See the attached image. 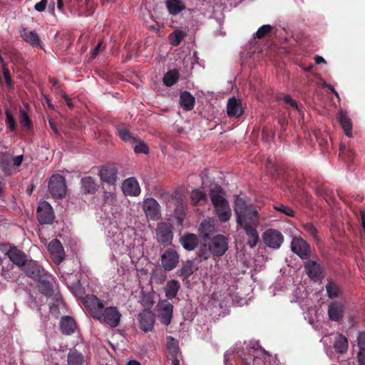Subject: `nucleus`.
<instances>
[{
    "instance_id": "nucleus-1",
    "label": "nucleus",
    "mask_w": 365,
    "mask_h": 365,
    "mask_svg": "<svg viewBox=\"0 0 365 365\" xmlns=\"http://www.w3.org/2000/svg\"><path fill=\"white\" fill-rule=\"evenodd\" d=\"M234 212L237 225L244 229L247 236L252 239V242H250L249 245L251 247H254L259 241L257 227L259 225V220L257 207L252 204H247L244 199L237 196L235 200Z\"/></svg>"
},
{
    "instance_id": "nucleus-2",
    "label": "nucleus",
    "mask_w": 365,
    "mask_h": 365,
    "mask_svg": "<svg viewBox=\"0 0 365 365\" xmlns=\"http://www.w3.org/2000/svg\"><path fill=\"white\" fill-rule=\"evenodd\" d=\"M70 336L76 339V344L70 349V365H84L90 359V346L81 338L76 321L70 317ZM75 343V340H72Z\"/></svg>"
},
{
    "instance_id": "nucleus-3",
    "label": "nucleus",
    "mask_w": 365,
    "mask_h": 365,
    "mask_svg": "<svg viewBox=\"0 0 365 365\" xmlns=\"http://www.w3.org/2000/svg\"><path fill=\"white\" fill-rule=\"evenodd\" d=\"M224 195L225 193L221 187L212 189L210 192L211 202L220 221L222 222H227L231 217V209Z\"/></svg>"
},
{
    "instance_id": "nucleus-4",
    "label": "nucleus",
    "mask_w": 365,
    "mask_h": 365,
    "mask_svg": "<svg viewBox=\"0 0 365 365\" xmlns=\"http://www.w3.org/2000/svg\"><path fill=\"white\" fill-rule=\"evenodd\" d=\"M48 192L54 199L63 198L67 192L66 179L59 174H53L48 182Z\"/></svg>"
},
{
    "instance_id": "nucleus-5",
    "label": "nucleus",
    "mask_w": 365,
    "mask_h": 365,
    "mask_svg": "<svg viewBox=\"0 0 365 365\" xmlns=\"http://www.w3.org/2000/svg\"><path fill=\"white\" fill-rule=\"evenodd\" d=\"M121 314L116 307H108L103 309L96 320L103 322L110 327H117L120 322Z\"/></svg>"
},
{
    "instance_id": "nucleus-6",
    "label": "nucleus",
    "mask_w": 365,
    "mask_h": 365,
    "mask_svg": "<svg viewBox=\"0 0 365 365\" xmlns=\"http://www.w3.org/2000/svg\"><path fill=\"white\" fill-rule=\"evenodd\" d=\"M161 265L166 272L175 269L180 262L178 252L173 248H167L160 256Z\"/></svg>"
},
{
    "instance_id": "nucleus-7",
    "label": "nucleus",
    "mask_w": 365,
    "mask_h": 365,
    "mask_svg": "<svg viewBox=\"0 0 365 365\" xmlns=\"http://www.w3.org/2000/svg\"><path fill=\"white\" fill-rule=\"evenodd\" d=\"M156 239L163 246L170 245L173 239V226L169 222H160L156 230Z\"/></svg>"
},
{
    "instance_id": "nucleus-8",
    "label": "nucleus",
    "mask_w": 365,
    "mask_h": 365,
    "mask_svg": "<svg viewBox=\"0 0 365 365\" xmlns=\"http://www.w3.org/2000/svg\"><path fill=\"white\" fill-rule=\"evenodd\" d=\"M83 304L94 319L98 318L105 307L103 301L93 294H87L83 301Z\"/></svg>"
},
{
    "instance_id": "nucleus-9",
    "label": "nucleus",
    "mask_w": 365,
    "mask_h": 365,
    "mask_svg": "<svg viewBox=\"0 0 365 365\" xmlns=\"http://www.w3.org/2000/svg\"><path fill=\"white\" fill-rule=\"evenodd\" d=\"M142 208L148 220L156 221L161 217L160 206L153 197L144 199Z\"/></svg>"
},
{
    "instance_id": "nucleus-10",
    "label": "nucleus",
    "mask_w": 365,
    "mask_h": 365,
    "mask_svg": "<svg viewBox=\"0 0 365 365\" xmlns=\"http://www.w3.org/2000/svg\"><path fill=\"white\" fill-rule=\"evenodd\" d=\"M292 251L302 259H307L311 256V247L302 238L294 237L291 243Z\"/></svg>"
},
{
    "instance_id": "nucleus-11",
    "label": "nucleus",
    "mask_w": 365,
    "mask_h": 365,
    "mask_svg": "<svg viewBox=\"0 0 365 365\" xmlns=\"http://www.w3.org/2000/svg\"><path fill=\"white\" fill-rule=\"evenodd\" d=\"M228 249V239L223 235H217L212 237L209 245L211 253L217 257L222 256Z\"/></svg>"
},
{
    "instance_id": "nucleus-12",
    "label": "nucleus",
    "mask_w": 365,
    "mask_h": 365,
    "mask_svg": "<svg viewBox=\"0 0 365 365\" xmlns=\"http://www.w3.org/2000/svg\"><path fill=\"white\" fill-rule=\"evenodd\" d=\"M264 244L272 249H278L284 241L282 234L274 229H268L263 234Z\"/></svg>"
},
{
    "instance_id": "nucleus-13",
    "label": "nucleus",
    "mask_w": 365,
    "mask_h": 365,
    "mask_svg": "<svg viewBox=\"0 0 365 365\" xmlns=\"http://www.w3.org/2000/svg\"><path fill=\"white\" fill-rule=\"evenodd\" d=\"M99 176L103 182L113 185L117 180L118 170L114 164L103 165L99 170Z\"/></svg>"
},
{
    "instance_id": "nucleus-14",
    "label": "nucleus",
    "mask_w": 365,
    "mask_h": 365,
    "mask_svg": "<svg viewBox=\"0 0 365 365\" xmlns=\"http://www.w3.org/2000/svg\"><path fill=\"white\" fill-rule=\"evenodd\" d=\"M37 218L41 225L51 224L54 220V214L51 205L43 201L39 203L37 208Z\"/></svg>"
},
{
    "instance_id": "nucleus-15",
    "label": "nucleus",
    "mask_w": 365,
    "mask_h": 365,
    "mask_svg": "<svg viewBox=\"0 0 365 365\" xmlns=\"http://www.w3.org/2000/svg\"><path fill=\"white\" fill-rule=\"evenodd\" d=\"M158 317L164 325L171 323L173 312V305L168 300H163L158 304Z\"/></svg>"
},
{
    "instance_id": "nucleus-16",
    "label": "nucleus",
    "mask_w": 365,
    "mask_h": 365,
    "mask_svg": "<svg viewBox=\"0 0 365 365\" xmlns=\"http://www.w3.org/2000/svg\"><path fill=\"white\" fill-rule=\"evenodd\" d=\"M140 328L145 332L153 329L155 321V314L150 309H145L138 316Z\"/></svg>"
},
{
    "instance_id": "nucleus-17",
    "label": "nucleus",
    "mask_w": 365,
    "mask_h": 365,
    "mask_svg": "<svg viewBox=\"0 0 365 365\" xmlns=\"http://www.w3.org/2000/svg\"><path fill=\"white\" fill-rule=\"evenodd\" d=\"M48 251L53 261L59 264L65 257V252L61 243L58 240H53L48 244Z\"/></svg>"
},
{
    "instance_id": "nucleus-18",
    "label": "nucleus",
    "mask_w": 365,
    "mask_h": 365,
    "mask_svg": "<svg viewBox=\"0 0 365 365\" xmlns=\"http://www.w3.org/2000/svg\"><path fill=\"white\" fill-rule=\"evenodd\" d=\"M226 108L227 114L230 118H238L242 115L244 113L242 101L235 97H232L228 99Z\"/></svg>"
},
{
    "instance_id": "nucleus-19",
    "label": "nucleus",
    "mask_w": 365,
    "mask_h": 365,
    "mask_svg": "<svg viewBox=\"0 0 365 365\" xmlns=\"http://www.w3.org/2000/svg\"><path fill=\"white\" fill-rule=\"evenodd\" d=\"M344 305L339 301H334L329 305L328 315L330 320L333 322L341 321L344 314Z\"/></svg>"
},
{
    "instance_id": "nucleus-20",
    "label": "nucleus",
    "mask_w": 365,
    "mask_h": 365,
    "mask_svg": "<svg viewBox=\"0 0 365 365\" xmlns=\"http://www.w3.org/2000/svg\"><path fill=\"white\" fill-rule=\"evenodd\" d=\"M19 33L24 41L29 43L33 47L42 48L41 38L35 31H30L27 28L21 27L19 30Z\"/></svg>"
},
{
    "instance_id": "nucleus-21",
    "label": "nucleus",
    "mask_w": 365,
    "mask_h": 365,
    "mask_svg": "<svg viewBox=\"0 0 365 365\" xmlns=\"http://www.w3.org/2000/svg\"><path fill=\"white\" fill-rule=\"evenodd\" d=\"M5 255L16 266L23 267L26 265V255L24 252L17 249L16 247H10L6 251Z\"/></svg>"
},
{
    "instance_id": "nucleus-22",
    "label": "nucleus",
    "mask_w": 365,
    "mask_h": 365,
    "mask_svg": "<svg viewBox=\"0 0 365 365\" xmlns=\"http://www.w3.org/2000/svg\"><path fill=\"white\" fill-rule=\"evenodd\" d=\"M122 190L125 195L136 197L140 193L138 182L135 178L125 180L122 184Z\"/></svg>"
},
{
    "instance_id": "nucleus-23",
    "label": "nucleus",
    "mask_w": 365,
    "mask_h": 365,
    "mask_svg": "<svg viewBox=\"0 0 365 365\" xmlns=\"http://www.w3.org/2000/svg\"><path fill=\"white\" fill-rule=\"evenodd\" d=\"M337 120L342 127L346 136L352 135V121L344 110H339L337 113Z\"/></svg>"
},
{
    "instance_id": "nucleus-24",
    "label": "nucleus",
    "mask_w": 365,
    "mask_h": 365,
    "mask_svg": "<svg viewBox=\"0 0 365 365\" xmlns=\"http://www.w3.org/2000/svg\"><path fill=\"white\" fill-rule=\"evenodd\" d=\"M180 242L184 249L191 251L198 245L199 239L195 234L187 233L180 237Z\"/></svg>"
},
{
    "instance_id": "nucleus-25",
    "label": "nucleus",
    "mask_w": 365,
    "mask_h": 365,
    "mask_svg": "<svg viewBox=\"0 0 365 365\" xmlns=\"http://www.w3.org/2000/svg\"><path fill=\"white\" fill-rule=\"evenodd\" d=\"M196 270L194 268V263L192 260L188 259L182 262L181 267L177 270L176 274L182 280L188 279Z\"/></svg>"
},
{
    "instance_id": "nucleus-26",
    "label": "nucleus",
    "mask_w": 365,
    "mask_h": 365,
    "mask_svg": "<svg viewBox=\"0 0 365 365\" xmlns=\"http://www.w3.org/2000/svg\"><path fill=\"white\" fill-rule=\"evenodd\" d=\"M180 105L186 111L192 110L195 105V98L190 92L182 91L180 94Z\"/></svg>"
},
{
    "instance_id": "nucleus-27",
    "label": "nucleus",
    "mask_w": 365,
    "mask_h": 365,
    "mask_svg": "<svg viewBox=\"0 0 365 365\" xmlns=\"http://www.w3.org/2000/svg\"><path fill=\"white\" fill-rule=\"evenodd\" d=\"M81 183L82 192L85 194H94L98 190V185L90 176L83 178Z\"/></svg>"
},
{
    "instance_id": "nucleus-28",
    "label": "nucleus",
    "mask_w": 365,
    "mask_h": 365,
    "mask_svg": "<svg viewBox=\"0 0 365 365\" xmlns=\"http://www.w3.org/2000/svg\"><path fill=\"white\" fill-rule=\"evenodd\" d=\"M314 188L316 193L323 197L327 202L331 200L334 197L333 190L326 183L317 182Z\"/></svg>"
},
{
    "instance_id": "nucleus-29",
    "label": "nucleus",
    "mask_w": 365,
    "mask_h": 365,
    "mask_svg": "<svg viewBox=\"0 0 365 365\" xmlns=\"http://www.w3.org/2000/svg\"><path fill=\"white\" fill-rule=\"evenodd\" d=\"M165 5L168 12L172 15H178L185 9L182 0H166Z\"/></svg>"
},
{
    "instance_id": "nucleus-30",
    "label": "nucleus",
    "mask_w": 365,
    "mask_h": 365,
    "mask_svg": "<svg viewBox=\"0 0 365 365\" xmlns=\"http://www.w3.org/2000/svg\"><path fill=\"white\" fill-rule=\"evenodd\" d=\"M305 269L309 277L313 279H319L322 273L321 266L313 260L307 262L305 264Z\"/></svg>"
},
{
    "instance_id": "nucleus-31",
    "label": "nucleus",
    "mask_w": 365,
    "mask_h": 365,
    "mask_svg": "<svg viewBox=\"0 0 365 365\" xmlns=\"http://www.w3.org/2000/svg\"><path fill=\"white\" fill-rule=\"evenodd\" d=\"M180 288V284L178 280L171 279L167 282L164 288L165 296L169 299H174Z\"/></svg>"
},
{
    "instance_id": "nucleus-32",
    "label": "nucleus",
    "mask_w": 365,
    "mask_h": 365,
    "mask_svg": "<svg viewBox=\"0 0 365 365\" xmlns=\"http://www.w3.org/2000/svg\"><path fill=\"white\" fill-rule=\"evenodd\" d=\"M116 130L118 136L122 140L130 143H134L137 141V139L133 136L132 133L130 132L129 129L125 124L118 125L116 127Z\"/></svg>"
},
{
    "instance_id": "nucleus-33",
    "label": "nucleus",
    "mask_w": 365,
    "mask_h": 365,
    "mask_svg": "<svg viewBox=\"0 0 365 365\" xmlns=\"http://www.w3.org/2000/svg\"><path fill=\"white\" fill-rule=\"evenodd\" d=\"M167 339V349L169 358H175L180 355L178 341L171 336H168Z\"/></svg>"
},
{
    "instance_id": "nucleus-34",
    "label": "nucleus",
    "mask_w": 365,
    "mask_h": 365,
    "mask_svg": "<svg viewBox=\"0 0 365 365\" xmlns=\"http://www.w3.org/2000/svg\"><path fill=\"white\" fill-rule=\"evenodd\" d=\"M42 272L40 266L34 262L29 263L25 267L26 274L35 280H38L41 278Z\"/></svg>"
},
{
    "instance_id": "nucleus-35",
    "label": "nucleus",
    "mask_w": 365,
    "mask_h": 365,
    "mask_svg": "<svg viewBox=\"0 0 365 365\" xmlns=\"http://www.w3.org/2000/svg\"><path fill=\"white\" fill-rule=\"evenodd\" d=\"M207 200V195L200 190H194L191 192V202L193 206L202 205L206 203Z\"/></svg>"
},
{
    "instance_id": "nucleus-36",
    "label": "nucleus",
    "mask_w": 365,
    "mask_h": 365,
    "mask_svg": "<svg viewBox=\"0 0 365 365\" xmlns=\"http://www.w3.org/2000/svg\"><path fill=\"white\" fill-rule=\"evenodd\" d=\"M334 348L336 351L340 354H344L348 349V340L342 334H338L335 338Z\"/></svg>"
},
{
    "instance_id": "nucleus-37",
    "label": "nucleus",
    "mask_w": 365,
    "mask_h": 365,
    "mask_svg": "<svg viewBox=\"0 0 365 365\" xmlns=\"http://www.w3.org/2000/svg\"><path fill=\"white\" fill-rule=\"evenodd\" d=\"M187 36L186 32L182 30H175L173 32L169 34L168 39L170 43L173 46H178L180 44L182 39Z\"/></svg>"
},
{
    "instance_id": "nucleus-38",
    "label": "nucleus",
    "mask_w": 365,
    "mask_h": 365,
    "mask_svg": "<svg viewBox=\"0 0 365 365\" xmlns=\"http://www.w3.org/2000/svg\"><path fill=\"white\" fill-rule=\"evenodd\" d=\"M179 78V73L177 70L173 69L168 71L163 77V83L168 86H173Z\"/></svg>"
},
{
    "instance_id": "nucleus-39",
    "label": "nucleus",
    "mask_w": 365,
    "mask_h": 365,
    "mask_svg": "<svg viewBox=\"0 0 365 365\" xmlns=\"http://www.w3.org/2000/svg\"><path fill=\"white\" fill-rule=\"evenodd\" d=\"M38 289L46 296H51L53 292V283L45 279L39 281Z\"/></svg>"
},
{
    "instance_id": "nucleus-40",
    "label": "nucleus",
    "mask_w": 365,
    "mask_h": 365,
    "mask_svg": "<svg viewBox=\"0 0 365 365\" xmlns=\"http://www.w3.org/2000/svg\"><path fill=\"white\" fill-rule=\"evenodd\" d=\"M325 287L327 295L329 298L333 299L338 297L339 293V288L336 282L331 280H329Z\"/></svg>"
},
{
    "instance_id": "nucleus-41",
    "label": "nucleus",
    "mask_w": 365,
    "mask_h": 365,
    "mask_svg": "<svg viewBox=\"0 0 365 365\" xmlns=\"http://www.w3.org/2000/svg\"><path fill=\"white\" fill-rule=\"evenodd\" d=\"M70 291L76 297L82 299V302L86 296L85 289L81 285L79 280L76 284H73L72 287H70Z\"/></svg>"
},
{
    "instance_id": "nucleus-42",
    "label": "nucleus",
    "mask_w": 365,
    "mask_h": 365,
    "mask_svg": "<svg viewBox=\"0 0 365 365\" xmlns=\"http://www.w3.org/2000/svg\"><path fill=\"white\" fill-rule=\"evenodd\" d=\"M11 165V156L6 153L0 154V166L5 171V173L10 172Z\"/></svg>"
},
{
    "instance_id": "nucleus-43",
    "label": "nucleus",
    "mask_w": 365,
    "mask_h": 365,
    "mask_svg": "<svg viewBox=\"0 0 365 365\" xmlns=\"http://www.w3.org/2000/svg\"><path fill=\"white\" fill-rule=\"evenodd\" d=\"M303 229L313 237L316 242H319L320 238L318 235V230L312 222H307L302 225Z\"/></svg>"
},
{
    "instance_id": "nucleus-44",
    "label": "nucleus",
    "mask_w": 365,
    "mask_h": 365,
    "mask_svg": "<svg viewBox=\"0 0 365 365\" xmlns=\"http://www.w3.org/2000/svg\"><path fill=\"white\" fill-rule=\"evenodd\" d=\"M284 101L295 109L300 115L303 118L304 115V108L302 106H299L297 101L292 98V97L289 95H287L284 97Z\"/></svg>"
},
{
    "instance_id": "nucleus-45",
    "label": "nucleus",
    "mask_w": 365,
    "mask_h": 365,
    "mask_svg": "<svg viewBox=\"0 0 365 365\" xmlns=\"http://www.w3.org/2000/svg\"><path fill=\"white\" fill-rule=\"evenodd\" d=\"M274 208L275 210H277L281 213H283L287 216H289V217L294 216V211L289 206L284 205L283 204H277L274 206Z\"/></svg>"
},
{
    "instance_id": "nucleus-46",
    "label": "nucleus",
    "mask_w": 365,
    "mask_h": 365,
    "mask_svg": "<svg viewBox=\"0 0 365 365\" xmlns=\"http://www.w3.org/2000/svg\"><path fill=\"white\" fill-rule=\"evenodd\" d=\"M20 122L26 129H30L32 126L31 120L25 110H20Z\"/></svg>"
},
{
    "instance_id": "nucleus-47",
    "label": "nucleus",
    "mask_w": 365,
    "mask_h": 365,
    "mask_svg": "<svg viewBox=\"0 0 365 365\" xmlns=\"http://www.w3.org/2000/svg\"><path fill=\"white\" fill-rule=\"evenodd\" d=\"M5 113L6 118V123L7 126L10 128L11 131L15 130L16 128V123L11 111L9 109H6Z\"/></svg>"
},
{
    "instance_id": "nucleus-48",
    "label": "nucleus",
    "mask_w": 365,
    "mask_h": 365,
    "mask_svg": "<svg viewBox=\"0 0 365 365\" xmlns=\"http://www.w3.org/2000/svg\"><path fill=\"white\" fill-rule=\"evenodd\" d=\"M272 29V27L270 25H269V24L263 25L258 29V30L256 32L255 36H256V38H257L259 39L265 37L268 34H269L271 32Z\"/></svg>"
},
{
    "instance_id": "nucleus-49",
    "label": "nucleus",
    "mask_w": 365,
    "mask_h": 365,
    "mask_svg": "<svg viewBox=\"0 0 365 365\" xmlns=\"http://www.w3.org/2000/svg\"><path fill=\"white\" fill-rule=\"evenodd\" d=\"M3 69V75L5 78L6 84L8 87L12 86V81L9 68L6 66L5 63L1 64Z\"/></svg>"
},
{
    "instance_id": "nucleus-50",
    "label": "nucleus",
    "mask_w": 365,
    "mask_h": 365,
    "mask_svg": "<svg viewBox=\"0 0 365 365\" xmlns=\"http://www.w3.org/2000/svg\"><path fill=\"white\" fill-rule=\"evenodd\" d=\"M210 253L211 252H210L209 247L207 248L206 245H203L200 247L197 255L203 259H207L210 257Z\"/></svg>"
},
{
    "instance_id": "nucleus-51",
    "label": "nucleus",
    "mask_w": 365,
    "mask_h": 365,
    "mask_svg": "<svg viewBox=\"0 0 365 365\" xmlns=\"http://www.w3.org/2000/svg\"><path fill=\"white\" fill-rule=\"evenodd\" d=\"M134 151L136 153L146 154L149 152V148L145 143L140 141L139 143L134 147Z\"/></svg>"
},
{
    "instance_id": "nucleus-52",
    "label": "nucleus",
    "mask_w": 365,
    "mask_h": 365,
    "mask_svg": "<svg viewBox=\"0 0 365 365\" xmlns=\"http://www.w3.org/2000/svg\"><path fill=\"white\" fill-rule=\"evenodd\" d=\"M61 329L64 334L68 335V316L63 317L61 319Z\"/></svg>"
},
{
    "instance_id": "nucleus-53",
    "label": "nucleus",
    "mask_w": 365,
    "mask_h": 365,
    "mask_svg": "<svg viewBox=\"0 0 365 365\" xmlns=\"http://www.w3.org/2000/svg\"><path fill=\"white\" fill-rule=\"evenodd\" d=\"M347 155L349 159H351L354 156V153L350 149H346V146L341 145L339 148V155Z\"/></svg>"
},
{
    "instance_id": "nucleus-54",
    "label": "nucleus",
    "mask_w": 365,
    "mask_h": 365,
    "mask_svg": "<svg viewBox=\"0 0 365 365\" xmlns=\"http://www.w3.org/2000/svg\"><path fill=\"white\" fill-rule=\"evenodd\" d=\"M357 341L359 350L365 349V332L359 333L357 337Z\"/></svg>"
},
{
    "instance_id": "nucleus-55",
    "label": "nucleus",
    "mask_w": 365,
    "mask_h": 365,
    "mask_svg": "<svg viewBox=\"0 0 365 365\" xmlns=\"http://www.w3.org/2000/svg\"><path fill=\"white\" fill-rule=\"evenodd\" d=\"M103 197L104 201L108 204H112L115 200V195L112 192H105Z\"/></svg>"
},
{
    "instance_id": "nucleus-56",
    "label": "nucleus",
    "mask_w": 365,
    "mask_h": 365,
    "mask_svg": "<svg viewBox=\"0 0 365 365\" xmlns=\"http://www.w3.org/2000/svg\"><path fill=\"white\" fill-rule=\"evenodd\" d=\"M357 359L359 365H365V349L359 351Z\"/></svg>"
},
{
    "instance_id": "nucleus-57",
    "label": "nucleus",
    "mask_w": 365,
    "mask_h": 365,
    "mask_svg": "<svg viewBox=\"0 0 365 365\" xmlns=\"http://www.w3.org/2000/svg\"><path fill=\"white\" fill-rule=\"evenodd\" d=\"M48 0H41L35 4V9L37 11L41 12L45 10Z\"/></svg>"
},
{
    "instance_id": "nucleus-58",
    "label": "nucleus",
    "mask_w": 365,
    "mask_h": 365,
    "mask_svg": "<svg viewBox=\"0 0 365 365\" xmlns=\"http://www.w3.org/2000/svg\"><path fill=\"white\" fill-rule=\"evenodd\" d=\"M12 165L15 167H19L23 161V155H17L16 157H11Z\"/></svg>"
},
{
    "instance_id": "nucleus-59",
    "label": "nucleus",
    "mask_w": 365,
    "mask_h": 365,
    "mask_svg": "<svg viewBox=\"0 0 365 365\" xmlns=\"http://www.w3.org/2000/svg\"><path fill=\"white\" fill-rule=\"evenodd\" d=\"M102 46V41H100L91 51V58H95L100 52Z\"/></svg>"
},
{
    "instance_id": "nucleus-60",
    "label": "nucleus",
    "mask_w": 365,
    "mask_h": 365,
    "mask_svg": "<svg viewBox=\"0 0 365 365\" xmlns=\"http://www.w3.org/2000/svg\"><path fill=\"white\" fill-rule=\"evenodd\" d=\"M48 123H49V125H50L51 128L53 130V131L56 134H58L56 125H55L54 122L50 120Z\"/></svg>"
},
{
    "instance_id": "nucleus-61",
    "label": "nucleus",
    "mask_w": 365,
    "mask_h": 365,
    "mask_svg": "<svg viewBox=\"0 0 365 365\" xmlns=\"http://www.w3.org/2000/svg\"><path fill=\"white\" fill-rule=\"evenodd\" d=\"M173 197L176 199L179 202L182 200V197L178 192H175L174 194H173Z\"/></svg>"
},
{
    "instance_id": "nucleus-62",
    "label": "nucleus",
    "mask_w": 365,
    "mask_h": 365,
    "mask_svg": "<svg viewBox=\"0 0 365 365\" xmlns=\"http://www.w3.org/2000/svg\"><path fill=\"white\" fill-rule=\"evenodd\" d=\"M314 59H315L316 63H317V64H320L322 63H326V61L324 60V58L320 56H317Z\"/></svg>"
},
{
    "instance_id": "nucleus-63",
    "label": "nucleus",
    "mask_w": 365,
    "mask_h": 365,
    "mask_svg": "<svg viewBox=\"0 0 365 365\" xmlns=\"http://www.w3.org/2000/svg\"><path fill=\"white\" fill-rule=\"evenodd\" d=\"M326 87L329 90L331 91L337 98H339V94L338 93L336 92V91L334 89V88L330 85V84H328L326 86Z\"/></svg>"
},
{
    "instance_id": "nucleus-64",
    "label": "nucleus",
    "mask_w": 365,
    "mask_h": 365,
    "mask_svg": "<svg viewBox=\"0 0 365 365\" xmlns=\"http://www.w3.org/2000/svg\"><path fill=\"white\" fill-rule=\"evenodd\" d=\"M179 356L175 358H170L172 360V365H180V360L178 359Z\"/></svg>"
}]
</instances>
